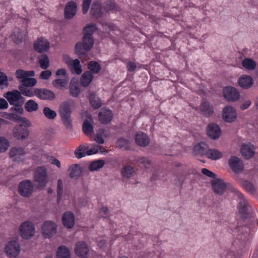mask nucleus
<instances>
[{
  "instance_id": "nucleus-1",
  "label": "nucleus",
  "mask_w": 258,
  "mask_h": 258,
  "mask_svg": "<svg viewBox=\"0 0 258 258\" xmlns=\"http://www.w3.org/2000/svg\"><path fill=\"white\" fill-rule=\"evenodd\" d=\"M73 105V102L71 101H66L62 102L59 106V112L64 126L69 129L72 127L71 119V108Z\"/></svg>"
},
{
  "instance_id": "nucleus-2",
  "label": "nucleus",
  "mask_w": 258,
  "mask_h": 258,
  "mask_svg": "<svg viewBox=\"0 0 258 258\" xmlns=\"http://www.w3.org/2000/svg\"><path fill=\"white\" fill-rule=\"evenodd\" d=\"M33 179L38 188L44 187L49 181L46 168L44 166L36 168L34 172Z\"/></svg>"
},
{
  "instance_id": "nucleus-3",
  "label": "nucleus",
  "mask_w": 258,
  "mask_h": 258,
  "mask_svg": "<svg viewBox=\"0 0 258 258\" xmlns=\"http://www.w3.org/2000/svg\"><path fill=\"white\" fill-rule=\"evenodd\" d=\"M18 233L23 239L32 238L35 233V227L33 222L30 221H25L19 226Z\"/></svg>"
},
{
  "instance_id": "nucleus-4",
  "label": "nucleus",
  "mask_w": 258,
  "mask_h": 258,
  "mask_svg": "<svg viewBox=\"0 0 258 258\" xmlns=\"http://www.w3.org/2000/svg\"><path fill=\"white\" fill-rule=\"evenodd\" d=\"M22 120L25 125L21 124L17 125L13 131V136L19 140H24L28 137L29 131L28 126H31V122L29 120L25 118H23Z\"/></svg>"
},
{
  "instance_id": "nucleus-5",
  "label": "nucleus",
  "mask_w": 258,
  "mask_h": 258,
  "mask_svg": "<svg viewBox=\"0 0 258 258\" xmlns=\"http://www.w3.org/2000/svg\"><path fill=\"white\" fill-rule=\"evenodd\" d=\"M21 250L20 244L17 240L12 239L8 241L4 247V252L9 258L17 257Z\"/></svg>"
},
{
  "instance_id": "nucleus-6",
  "label": "nucleus",
  "mask_w": 258,
  "mask_h": 258,
  "mask_svg": "<svg viewBox=\"0 0 258 258\" xmlns=\"http://www.w3.org/2000/svg\"><path fill=\"white\" fill-rule=\"evenodd\" d=\"M57 232V224L51 220L44 221L41 227V233L45 238L49 239L53 237Z\"/></svg>"
},
{
  "instance_id": "nucleus-7",
  "label": "nucleus",
  "mask_w": 258,
  "mask_h": 258,
  "mask_svg": "<svg viewBox=\"0 0 258 258\" xmlns=\"http://www.w3.org/2000/svg\"><path fill=\"white\" fill-rule=\"evenodd\" d=\"M34 191V185L30 180H24L19 184L18 192L22 197H30Z\"/></svg>"
},
{
  "instance_id": "nucleus-8",
  "label": "nucleus",
  "mask_w": 258,
  "mask_h": 258,
  "mask_svg": "<svg viewBox=\"0 0 258 258\" xmlns=\"http://www.w3.org/2000/svg\"><path fill=\"white\" fill-rule=\"evenodd\" d=\"M26 153V151L23 147L16 146L10 149L9 155L13 161L21 162L24 160Z\"/></svg>"
},
{
  "instance_id": "nucleus-9",
  "label": "nucleus",
  "mask_w": 258,
  "mask_h": 258,
  "mask_svg": "<svg viewBox=\"0 0 258 258\" xmlns=\"http://www.w3.org/2000/svg\"><path fill=\"white\" fill-rule=\"evenodd\" d=\"M223 94L224 98L229 102H235L240 98L238 90L231 86L226 87L223 89Z\"/></svg>"
},
{
  "instance_id": "nucleus-10",
  "label": "nucleus",
  "mask_w": 258,
  "mask_h": 258,
  "mask_svg": "<svg viewBox=\"0 0 258 258\" xmlns=\"http://www.w3.org/2000/svg\"><path fill=\"white\" fill-rule=\"evenodd\" d=\"M222 115L223 120L228 123H232L235 121L237 118L236 110L231 106L225 107L223 109Z\"/></svg>"
},
{
  "instance_id": "nucleus-11",
  "label": "nucleus",
  "mask_w": 258,
  "mask_h": 258,
  "mask_svg": "<svg viewBox=\"0 0 258 258\" xmlns=\"http://www.w3.org/2000/svg\"><path fill=\"white\" fill-rule=\"evenodd\" d=\"M75 252L81 258H87L89 255V248L84 242L78 241L75 246Z\"/></svg>"
},
{
  "instance_id": "nucleus-12",
  "label": "nucleus",
  "mask_w": 258,
  "mask_h": 258,
  "mask_svg": "<svg viewBox=\"0 0 258 258\" xmlns=\"http://www.w3.org/2000/svg\"><path fill=\"white\" fill-rule=\"evenodd\" d=\"M229 165L232 170L235 173H239L244 169L242 161L236 156L231 157L228 161Z\"/></svg>"
},
{
  "instance_id": "nucleus-13",
  "label": "nucleus",
  "mask_w": 258,
  "mask_h": 258,
  "mask_svg": "<svg viewBox=\"0 0 258 258\" xmlns=\"http://www.w3.org/2000/svg\"><path fill=\"white\" fill-rule=\"evenodd\" d=\"M35 96L41 100H52L55 98V94L52 91L44 88H35Z\"/></svg>"
},
{
  "instance_id": "nucleus-14",
  "label": "nucleus",
  "mask_w": 258,
  "mask_h": 258,
  "mask_svg": "<svg viewBox=\"0 0 258 258\" xmlns=\"http://www.w3.org/2000/svg\"><path fill=\"white\" fill-rule=\"evenodd\" d=\"M209 137L214 140L219 138L221 135V129L218 125L214 123H210L207 128Z\"/></svg>"
},
{
  "instance_id": "nucleus-15",
  "label": "nucleus",
  "mask_w": 258,
  "mask_h": 258,
  "mask_svg": "<svg viewBox=\"0 0 258 258\" xmlns=\"http://www.w3.org/2000/svg\"><path fill=\"white\" fill-rule=\"evenodd\" d=\"M4 96L11 105L17 104L21 99L23 98L21 95V93L17 90L8 92L5 93Z\"/></svg>"
},
{
  "instance_id": "nucleus-16",
  "label": "nucleus",
  "mask_w": 258,
  "mask_h": 258,
  "mask_svg": "<svg viewBox=\"0 0 258 258\" xmlns=\"http://www.w3.org/2000/svg\"><path fill=\"white\" fill-rule=\"evenodd\" d=\"M77 10V5L73 1H70L66 5L64 8V17L67 19H71L76 15Z\"/></svg>"
},
{
  "instance_id": "nucleus-17",
  "label": "nucleus",
  "mask_w": 258,
  "mask_h": 258,
  "mask_svg": "<svg viewBox=\"0 0 258 258\" xmlns=\"http://www.w3.org/2000/svg\"><path fill=\"white\" fill-rule=\"evenodd\" d=\"M236 195L240 199V201L238 206L239 212L241 214L246 213L247 207L249 206L248 201L244 198L243 195L237 189L234 190Z\"/></svg>"
},
{
  "instance_id": "nucleus-18",
  "label": "nucleus",
  "mask_w": 258,
  "mask_h": 258,
  "mask_svg": "<svg viewBox=\"0 0 258 258\" xmlns=\"http://www.w3.org/2000/svg\"><path fill=\"white\" fill-rule=\"evenodd\" d=\"M50 44L47 40L41 38L34 44L35 50L38 52L46 51L49 48Z\"/></svg>"
},
{
  "instance_id": "nucleus-19",
  "label": "nucleus",
  "mask_w": 258,
  "mask_h": 258,
  "mask_svg": "<svg viewBox=\"0 0 258 258\" xmlns=\"http://www.w3.org/2000/svg\"><path fill=\"white\" fill-rule=\"evenodd\" d=\"M238 84L243 89H249L252 86L253 80L250 76L243 75L238 78Z\"/></svg>"
},
{
  "instance_id": "nucleus-20",
  "label": "nucleus",
  "mask_w": 258,
  "mask_h": 258,
  "mask_svg": "<svg viewBox=\"0 0 258 258\" xmlns=\"http://www.w3.org/2000/svg\"><path fill=\"white\" fill-rule=\"evenodd\" d=\"M212 188L215 193L222 195L226 190V185L221 179H215L212 181Z\"/></svg>"
},
{
  "instance_id": "nucleus-21",
  "label": "nucleus",
  "mask_w": 258,
  "mask_h": 258,
  "mask_svg": "<svg viewBox=\"0 0 258 258\" xmlns=\"http://www.w3.org/2000/svg\"><path fill=\"white\" fill-rule=\"evenodd\" d=\"M137 144L141 147H146L150 143V139L147 135L143 132H138L135 136Z\"/></svg>"
},
{
  "instance_id": "nucleus-22",
  "label": "nucleus",
  "mask_w": 258,
  "mask_h": 258,
  "mask_svg": "<svg viewBox=\"0 0 258 258\" xmlns=\"http://www.w3.org/2000/svg\"><path fill=\"white\" fill-rule=\"evenodd\" d=\"M63 225L67 228H72L75 224V217L74 214L67 212L63 214L62 218Z\"/></svg>"
},
{
  "instance_id": "nucleus-23",
  "label": "nucleus",
  "mask_w": 258,
  "mask_h": 258,
  "mask_svg": "<svg viewBox=\"0 0 258 258\" xmlns=\"http://www.w3.org/2000/svg\"><path fill=\"white\" fill-rule=\"evenodd\" d=\"M112 113L109 110L101 109L99 113V120L104 124L109 123L112 120Z\"/></svg>"
},
{
  "instance_id": "nucleus-24",
  "label": "nucleus",
  "mask_w": 258,
  "mask_h": 258,
  "mask_svg": "<svg viewBox=\"0 0 258 258\" xmlns=\"http://www.w3.org/2000/svg\"><path fill=\"white\" fill-rule=\"evenodd\" d=\"M93 120L90 115L85 119L83 124V131L88 136H91L93 133Z\"/></svg>"
},
{
  "instance_id": "nucleus-25",
  "label": "nucleus",
  "mask_w": 258,
  "mask_h": 258,
  "mask_svg": "<svg viewBox=\"0 0 258 258\" xmlns=\"http://www.w3.org/2000/svg\"><path fill=\"white\" fill-rule=\"evenodd\" d=\"M241 153L245 158H250L254 154V148L249 144L243 145L241 147Z\"/></svg>"
},
{
  "instance_id": "nucleus-26",
  "label": "nucleus",
  "mask_w": 258,
  "mask_h": 258,
  "mask_svg": "<svg viewBox=\"0 0 258 258\" xmlns=\"http://www.w3.org/2000/svg\"><path fill=\"white\" fill-rule=\"evenodd\" d=\"M94 40L92 35L84 34L83 38V47L85 50H90L93 47Z\"/></svg>"
},
{
  "instance_id": "nucleus-27",
  "label": "nucleus",
  "mask_w": 258,
  "mask_h": 258,
  "mask_svg": "<svg viewBox=\"0 0 258 258\" xmlns=\"http://www.w3.org/2000/svg\"><path fill=\"white\" fill-rule=\"evenodd\" d=\"M82 172L81 167L78 164L72 165L68 170L69 175L71 178L80 176Z\"/></svg>"
},
{
  "instance_id": "nucleus-28",
  "label": "nucleus",
  "mask_w": 258,
  "mask_h": 258,
  "mask_svg": "<svg viewBox=\"0 0 258 258\" xmlns=\"http://www.w3.org/2000/svg\"><path fill=\"white\" fill-rule=\"evenodd\" d=\"M242 67L247 71H253L256 67V62L250 58H244L241 61Z\"/></svg>"
},
{
  "instance_id": "nucleus-29",
  "label": "nucleus",
  "mask_w": 258,
  "mask_h": 258,
  "mask_svg": "<svg viewBox=\"0 0 258 258\" xmlns=\"http://www.w3.org/2000/svg\"><path fill=\"white\" fill-rule=\"evenodd\" d=\"M205 156L210 159L217 160L222 157V153L217 149H210L206 151Z\"/></svg>"
},
{
  "instance_id": "nucleus-30",
  "label": "nucleus",
  "mask_w": 258,
  "mask_h": 258,
  "mask_svg": "<svg viewBox=\"0 0 258 258\" xmlns=\"http://www.w3.org/2000/svg\"><path fill=\"white\" fill-rule=\"evenodd\" d=\"M202 113L206 116H210L213 113V107L208 102L203 101L200 106Z\"/></svg>"
},
{
  "instance_id": "nucleus-31",
  "label": "nucleus",
  "mask_w": 258,
  "mask_h": 258,
  "mask_svg": "<svg viewBox=\"0 0 258 258\" xmlns=\"http://www.w3.org/2000/svg\"><path fill=\"white\" fill-rule=\"evenodd\" d=\"M207 148L208 145L204 142H201L195 146L193 152L195 155H205Z\"/></svg>"
},
{
  "instance_id": "nucleus-32",
  "label": "nucleus",
  "mask_w": 258,
  "mask_h": 258,
  "mask_svg": "<svg viewBox=\"0 0 258 258\" xmlns=\"http://www.w3.org/2000/svg\"><path fill=\"white\" fill-rule=\"evenodd\" d=\"M16 77L19 80L25 79L27 77H33L35 73L33 71H25L22 69H19L16 72Z\"/></svg>"
},
{
  "instance_id": "nucleus-33",
  "label": "nucleus",
  "mask_w": 258,
  "mask_h": 258,
  "mask_svg": "<svg viewBox=\"0 0 258 258\" xmlns=\"http://www.w3.org/2000/svg\"><path fill=\"white\" fill-rule=\"evenodd\" d=\"M93 78V75L90 72L84 73L81 78V84L84 87H87L89 85Z\"/></svg>"
},
{
  "instance_id": "nucleus-34",
  "label": "nucleus",
  "mask_w": 258,
  "mask_h": 258,
  "mask_svg": "<svg viewBox=\"0 0 258 258\" xmlns=\"http://www.w3.org/2000/svg\"><path fill=\"white\" fill-rule=\"evenodd\" d=\"M57 258H70V251L65 246H59L57 251Z\"/></svg>"
},
{
  "instance_id": "nucleus-35",
  "label": "nucleus",
  "mask_w": 258,
  "mask_h": 258,
  "mask_svg": "<svg viewBox=\"0 0 258 258\" xmlns=\"http://www.w3.org/2000/svg\"><path fill=\"white\" fill-rule=\"evenodd\" d=\"M90 13L94 17L98 18L101 16V6L99 2L94 3L91 7Z\"/></svg>"
},
{
  "instance_id": "nucleus-36",
  "label": "nucleus",
  "mask_w": 258,
  "mask_h": 258,
  "mask_svg": "<svg viewBox=\"0 0 258 258\" xmlns=\"http://www.w3.org/2000/svg\"><path fill=\"white\" fill-rule=\"evenodd\" d=\"M25 109L29 112H35L38 109V104L34 100L30 99L25 104Z\"/></svg>"
},
{
  "instance_id": "nucleus-37",
  "label": "nucleus",
  "mask_w": 258,
  "mask_h": 258,
  "mask_svg": "<svg viewBox=\"0 0 258 258\" xmlns=\"http://www.w3.org/2000/svg\"><path fill=\"white\" fill-rule=\"evenodd\" d=\"M241 185L249 194L251 195L256 194V188L253 183L247 180H244L241 182Z\"/></svg>"
},
{
  "instance_id": "nucleus-38",
  "label": "nucleus",
  "mask_w": 258,
  "mask_h": 258,
  "mask_svg": "<svg viewBox=\"0 0 258 258\" xmlns=\"http://www.w3.org/2000/svg\"><path fill=\"white\" fill-rule=\"evenodd\" d=\"M19 89L23 95L31 97L35 96V88H30L24 86H19Z\"/></svg>"
},
{
  "instance_id": "nucleus-39",
  "label": "nucleus",
  "mask_w": 258,
  "mask_h": 258,
  "mask_svg": "<svg viewBox=\"0 0 258 258\" xmlns=\"http://www.w3.org/2000/svg\"><path fill=\"white\" fill-rule=\"evenodd\" d=\"M89 100L91 105L94 109L99 108L102 105L101 100L94 94H90Z\"/></svg>"
},
{
  "instance_id": "nucleus-40",
  "label": "nucleus",
  "mask_w": 258,
  "mask_h": 258,
  "mask_svg": "<svg viewBox=\"0 0 258 258\" xmlns=\"http://www.w3.org/2000/svg\"><path fill=\"white\" fill-rule=\"evenodd\" d=\"M104 164L105 162L102 159L95 160L90 164L89 169L90 171L97 170L103 167Z\"/></svg>"
},
{
  "instance_id": "nucleus-41",
  "label": "nucleus",
  "mask_w": 258,
  "mask_h": 258,
  "mask_svg": "<svg viewBox=\"0 0 258 258\" xmlns=\"http://www.w3.org/2000/svg\"><path fill=\"white\" fill-rule=\"evenodd\" d=\"M68 82L69 78L68 77H66V78L63 79H56L53 82L52 84L54 87L60 90L65 87L68 85Z\"/></svg>"
},
{
  "instance_id": "nucleus-42",
  "label": "nucleus",
  "mask_w": 258,
  "mask_h": 258,
  "mask_svg": "<svg viewBox=\"0 0 258 258\" xmlns=\"http://www.w3.org/2000/svg\"><path fill=\"white\" fill-rule=\"evenodd\" d=\"M72 72L77 74H81L82 70L80 64V60L78 59L74 60L72 64L69 67Z\"/></svg>"
},
{
  "instance_id": "nucleus-43",
  "label": "nucleus",
  "mask_w": 258,
  "mask_h": 258,
  "mask_svg": "<svg viewBox=\"0 0 258 258\" xmlns=\"http://www.w3.org/2000/svg\"><path fill=\"white\" fill-rule=\"evenodd\" d=\"M135 173L134 168L131 166H125L121 170V175L123 177L129 178L132 177Z\"/></svg>"
},
{
  "instance_id": "nucleus-44",
  "label": "nucleus",
  "mask_w": 258,
  "mask_h": 258,
  "mask_svg": "<svg viewBox=\"0 0 258 258\" xmlns=\"http://www.w3.org/2000/svg\"><path fill=\"white\" fill-rule=\"evenodd\" d=\"M89 72L92 74H98L101 70V67L99 64L95 61H91L88 64Z\"/></svg>"
},
{
  "instance_id": "nucleus-45",
  "label": "nucleus",
  "mask_w": 258,
  "mask_h": 258,
  "mask_svg": "<svg viewBox=\"0 0 258 258\" xmlns=\"http://www.w3.org/2000/svg\"><path fill=\"white\" fill-rule=\"evenodd\" d=\"M10 146V142L4 137H0V153L7 151Z\"/></svg>"
},
{
  "instance_id": "nucleus-46",
  "label": "nucleus",
  "mask_w": 258,
  "mask_h": 258,
  "mask_svg": "<svg viewBox=\"0 0 258 258\" xmlns=\"http://www.w3.org/2000/svg\"><path fill=\"white\" fill-rule=\"evenodd\" d=\"M39 63L40 67L43 69H47L49 66V60L46 55H42L39 57Z\"/></svg>"
},
{
  "instance_id": "nucleus-47",
  "label": "nucleus",
  "mask_w": 258,
  "mask_h": 258,
  "mask_svg": "<svg viewBox=\"0 0 258 258\" xmlns=\"http://www.w3.org/2000/svg\"><path fill=\"white\" fill-rule=\"evenodd\" d=\"M22 83L21 86H24L28 87H32L34 86L37 83L36 80L34 78H29L27 77L25 79L20 80Z\"/></svg>"
},
{
  "instance_id": "nucleus-48",
  "label": "nucleus",
  "mask_w": 258,
  "mask_h": 258,
  "mask_svg": "<svg viewBox=\"0 0 258 258\" xmlns=\"http://www.w3.org/2000/svg\"><path fill=\"white\" fill-rule=\"evenodd\" d=\"M43 112L45 116L49 119H54L57 115L56 112L48 107H45L43 109Z\"/></svg>"
},
{
  "instance_id": "nucleus-49",
  "label": "nucleus",
  "mask_w": 258,
  "mask_h": 258,
  "mask_svg": "<svg viewBox=\"0 0 258 258\" xmlns=\"http://www.w3.org/2000/svg\"><path fill=\"white\" fill-rule=\"evenodd\" d=\"M63 194V183L61 179L57 180V201L59 202L61 200Z\"/></svg>"
},
{
  "instance_id": "nucleus-50",
  "label": "nucleus",
  "mask_w": 258,
  "mask_h": 258,
  "mask_svg": "<svg viewBox=\"0 0 258 258\" xmlns=\"http://www.w3.org/2000/svg\"><path fill=\"white\" fill-rule=\"evenodd\" d=\"M9 85L8 78L6 75L3 73H0V87L2 88L7 87Z\"/></svg>"
},
{
  "instance_id": "nucleus-51",
  "label": "nucleus",
  "mask_w": 258,
  "mask_h": 258,
  "mask_svg": "<svg viewBox=\"0 0 258 258\" xmlns=\"http://www.w3.org/2000/svg\"><path fill=\"white\" fill-rule=\"evenodd\" d=\"M77 158L80 159L86 155V151L83 146H80L75 152Z\"/></svg>"
},
{
  "instance_id": "nucleus-52",
  "label": "nucleus",
  "mask_w": 258,
  "mask_h": 258,
  "mask_svg": "<svg viewBox=\"0 0 258 258\" xmlns=\"http://www.w3.org/2000/svg\"><path fill=\"white\" fill-rule=\"evenodd\" d=\"M70 92L73 96L77 97L80 93V89L77 86L71 83L70 85Z\"/></svg>"
},
{
  "instance_id": "nucleus-53",
  "label": "nucleus",
  "mask_w": 258,
  "mask_h": 258,
  "mask_svg": "<svg viewBox=\"0 0 258 258\" xmlns=\"http://www.w3.org/2000/svg\"><path fill=\"white\" fill-rule=\"evenodd\" d=\"M117 7L116 4L113 2H107L104 6V10L107 11H113L116 10Z\"/></svg>"
},
{
  "instance_id": "nucleus-54",
  "label": "nucleus",
  "mask_w": 258,
  "mask_h": 258,
  "mask_svg": "<svg viewBox=\"0 0 258 258\" xmlns=\"http://www.w3.org/2000/svg\"><path fill=\"white\" fill-rule=\"evenodd\" d=\"M96 27L95 25L90 24L84 28V34L92 35V33H93V32L96 30Z\"/></svg>"
},
{
  "instance_id": "nucleus-55",
  "label": "nucleus",
  "mask_w": 258,
  "mask_h": 258,
  "mask_svg": "<svg viewBox=\"0 0 258 258\" xmlns=\"http://www.w3.org/2000/svg\"><path fill=\"white\" fill-rule=\"evenodd\" d=\"M92 0H83L82 4V12L86 14L89 10Z\"/></svg>"
},
{
  "instance_id": "nucleus-56",
  "label": "nucleus",
  "mask_w": 258,
  "mask_h": 258,
  "mask_svg": "<svg viewBox=\"0 0 258 258\" xmlns=\"http://www.w3.org/2000/svg\"><path fill=\"white\" fill-rule=\"evenodd\" d=\"M129 144L128 141L124 139H120L117 141V145L120 148L127 149L129 147Z\"/></svg>"
},
{
  "instance_id": "nucleus-57",
  "label": "nucleus",
  "mask_w": 258,
  "mask_h": 258,
  "mask_svg": "<svg viewBox=\"0 0 258 258\" xmlns=\"http://www.w3.org/2000/svg\"><path fill=\"white\" fill-rule=\"evenodd\" d=\"M139 162L147 168H149L151 165L150 160L146 157H142L140 158Z\"/></svg>"
},
{
  "instance_id": "nucleus-58",
  "label": "nucleus",
  "mask_w": 258,
  "mask_h": 258,
  "mask_svg": "<svg viewBox=\"0 0 258 258\" xmlns=\"http://www.w3.org/2000/svg\"><path fill=\"white\" fill-rule=\"evenodd\" d=\"M52 75V72L50 70H45L42 71L39 76L40 79L43 80H48Z\"/></svg>"
},
{
  "instance_id": "nucleus-59",
  "label": "nucleus",
  "mask_w": 258,
  "mask_h": 258,
  "mask_svg": "<svg viewBox=\"0 0 258 258\" xmlns=\"http://www.w3.org/2000/svg\"><path fill=\"white\" fill-rule=\"evenodd\" d=\"M75 50L76 52L79 55L84 54V50L85 49L83 47V44L82 45L80 42L77 43L75 46Z\"/></svg>"
},
{
  "instance_id": "nucleus-60",
  "label": "nucleus",
  "mask_w": 258,
  "mask_h": 258,
  "mask_svg": "<svg viewBox=\"0 0 258 258\" xmlns=\"http://www.w3.org/2000/svg\"><path fill=\"white\" fill-rule=\"evenodd\" d=\"M202 173L203 174L211 178H214L216 176V174L215 173L206 168H203L202 169Z\"/></svg>"
},
{
  "instance_id": "nucleus-61",
  "label": "nucleus",
  "mask_w": 258,
  "mask_h": 258,
  "mask_svg": "<svg viewBox=\"0 0 258 258\" xmlns=\"http://www.w3.org/2000/svg\"><path fill=\"white\" fill-rule=\"evenodd\" d=\"M63 60L69 67L73 63L74 60L72 59L67 54L63 55Z\"/></svg>"
},
{
  "instance_id": "nucleus-62",
  "label": "nucleus",
  "mask_w": 258,
  "mask_h": 258,
  "mask_svg": "<svg viewBox=\"0 0 258 258\" xmlns=\"http://www.w3.org/2000/svg\"><path fill=\"white\" fill-rule=\"evenodd\" d=\"M251 104V102L249 100H245L240 105V109L242 110H245L248 108Z\"/></svg>"
},
{
  "instance_id": "nucleus-63",
  "label": "nucleus",
  "mask_w": 258,
  "mask_h": 258,
  "mask_svg": "<svg viewBox=\"0 0 258 258\" xmlns=\"http://www.w3.org/2000/svg\"><path fill=\"white\" fill-rule=\"evenodd\" d=\"M7 118L10 120H13L14 121H18L21 119V117L19 115L15 113L9 114Z\"/></svg>"
},
{
  "instance_id": "nucleus-64",
  "label": "nucleus",
  "mask_w": 258,
  "mask_h": 258,
  "mask_svg": "<svg viewBox=\"0 0 258 258\" xmlns=\"http://www.w3.org/2000/svg\"><path fill=\"white\" fill-rule=\"evenodd\" d=\"M137 68L136 64L132 61H130L127 64V69L130 72L134 71Z\"/></svg>"
}]
</instances>
